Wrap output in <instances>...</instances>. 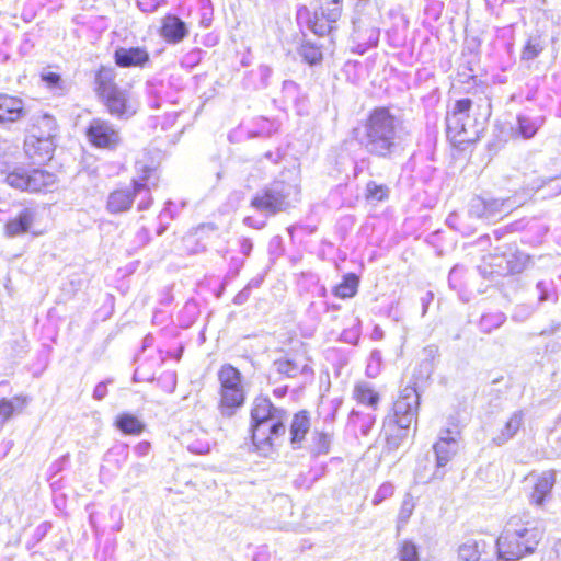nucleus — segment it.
I'll return each instance as SVG.
<instances>
[{
	"label": "nucleus",
	"mask_w": 561,
	"mask_h": 561,
	"mask_svg": "<svg viewBox=\"0 0 561 561\" xmlns=\"http://www.w3.org/2000/svg\"><path fill=\"white\" fill-rule=\"evenodd\" d=\"M359 416L358 412L353 411L350 415L351 422H356V419H359Z\"/></svg>",
	"instance_id": "nucleus-50"
},
{
	"label": "nucleus",
	"mask_w": 561,
	"mask_h": 561,
	"mask_svg": "<svg viewBox=\"0 0 561 561\" xmlns=\"http://www.w3.org/2000/svg\"><path fill=\"white\" fill-rule=\"evenodd\" d=\"M134 198V188L116 190L108 195L106 208L111 214L125 213L130 209Z\"/></svg>",
	"instance_id": "nucleus-21"
},
{
	"label": "nucleus",
	"mask_w": 561,
	"mask_h": 561,
	"mask_svg": "<svg viewBox=\"0 0 561 561\" xmlns=\"http://www.w3.org/2000/svg\"><path fill=\"white\" fill-rule=\"evenodd\" d=\"M545 118L542 116L530 117L519 114L516 118V126L513 128L515 136L523 139L533 138L538 129L543 125Z\"/></svg>",
	"instance_id": "nucleus-23"
},
{
	"label": "nucleus",
	"mask_w": 561,
	"mask_h": 561,
	"mask_svg": "<svg viewBox=\"0 0 561 561\" xmlns=\"http://www.w3.org/2000/svg\"><path fill=\"white\" fill-rule=\"evenodd\" d=\"M331 443L332 434L316 430L312 434L310 450L314 456L325 455L330 451Z\"/></svg>",
	"instance_id": "nucleus-30"
},
{
	"label": "nucleus",
	"mask_w": 561,
	"mask_h": 561,
	"mask_svg": "<svg viewBox=\"0 0 561 561\" xmlns=\"http://www.w3.org/2000/svg\"><path fill=\"white\" fill-rule=\"evenodd\" d=\"M36 218L34 208L25 207L5 225V232L9 237H16L30 231Z\"/></svg>",
	"instance_id": "nucleus-19"
},
{
	"label": "nucleus",
	"mask_w": 561,
	"mask_h": 561,
	"mask_svg": "<svg viewBox=\"0 0 561 561\" xmlns=\"http://www.w3.org/2000/svg\"><path fill=\"white\" fill-rule=\"evenodd\" d=\"M510 209L511 206L506 205V202L503 199H485L476 196L470 202L469 214L479 219L497 221L503 215L507 214Z\"/></svg>",
	"instance_id": "nucleus-11"
},
{
	"label": "nucleus",
	"mask_w": 561,
	"mask_h": 561,
	"mask_svg": "<svg viewBox=\"0 0 561 561\" xmlns=\"http://www.w3.org/2000/svg\"><path fill=\"white\" fill-rule=\"evenodd\" d=\"M297 21L300 24H306L307 27L319 36L329 34L333 26L324 19V11L311 13L306 7L298 9Z\"/></svg>",
	"instance_id": "nucleus-16"
},
{
	"label": "nucleus",
	"mask_w": 561,
	"mask_h": 561,
	"mask_svg": "<svg viewBox=\"0 0 561 561\" xmlns=\"http://www.w3.org/2000/svg\"><path fill=\"white\" fill-rule=\"evenodd\" d=\"M342 0H332L331 4L333 7H340V3H341Z\"/></svg>",
	"instance_id": "nucleus-53"
},
{
	"label": "nucleus",
	"mask_w": 561,
	"mask_h": 561,
	"mask_svg": "<svg viewBox=\"0 0 561 561\" xmlns=\"http://www.w3.org/2000/svg\"><path fill=\"white\" fill-rule=\"evenodd\" d=\"M164 0H137L138 8L146 13L154 12Z\"/></svg>",
	"instance_id": "nucleus-40"
},
{
	"label": "nucleus",
	"mask_w": 561,
	"mask_h": 561,
	"mask_svg": "<svg viewBox=\"0 0 561 561\" xmlns=\"http://www.w3.org/2000/svg\"><path fill=\"white\" fill-rule=\"evenodd\" d=\"M134 450L139 457H145L150 451V444L148 442H141L135 446Z\"/></svg>",
	"instance_id": "nucleus-44"
},
{
	"label": "nucleus",
	"mask_w": 561,
	"mask_h": 561,
	"mask_svg": "<svg viewBox=\"0 0 561 561\" xmlns=\"http://www.w3.org/2000/svg\"><path fill=\"white\" fill-rule=\"evenodd\" d=\"M371 371H374V368H371V364H369V365L367 366V373H368V375H369L370 377H373V376H374V374H373Z\"/></svg>",
	"instance_id": "nucleus-52"
},
{
	"label": "nucleus",
	"mask_w": 561,
	"mask_h": 561,
	"mask_svg": "<svg viewBox=\"0 0 561 561\" xmlns=\"http://www.w3.org/2000/svg\"><path fill=\"white\" fill-rule=\"evenodd\" d=\"M354 398L357 402L376 408L379 402V394L368 382H358L354 388Z\"/></svg>",
	"instance_id": "nucleus-25"
},
{
	"label": "nucleus",
	"mask_w": 561,
	"mask_h": 561,
	"mask_svg": "<svg viewBox=\"0 0 561 561\" xmlns=\"http://www.w3.org/2000/svg\"><path fill=\"white\" fill-rule=\"evenodd\" d=\"M399 561H420L417 546L411 540H403L398 551Z\"/></svg>",
	"instance_id": "nucleus-33"
},
{
	"label": "nucleus",
	"mask_w": 561,
	"mask_h": 561,
	"mask_svg": "<svg viewBox=\"0 0 561 561\" xmlns=\"http://www.w3.org/2000/svg\"><path fill=\"white\" fill-rule=\"evenodd\" d=\"M394 493V485L390 482L382 483L375 492L371 503L374 506L380 505L385 500L390 499Z\"/></svg>",
	"instance_id": "nucleus-38"
},
{
	"label": "nucleus",
	"mask_w": 561,
	"mask_h": 561,
	"mask_svg": "<svg viewBox=\"0 0 561 561\" xmlns=\"http://www.w3.org/2000/svg\"><path fill=\"white\" fill-rule=\"evenodd\" d=\"M115 79L114 68L101 67L95 77L96 92L112 116L128 119L136 114L138 105L129 90L118 87Z\"/></svg>",
	"instance_id": "nucleus-4"
},
{
	"label": "nucleus",
	"mask_w": 561,
	"mask_h": 561,
	"mask_svg": "<svg viewBox=\"0 0 561 561\" xmlns=\"http://www.w3.org/2000/svg\"><path fill=\"white\" fill-rule=\"evenodd\" d=\"M273 368L279 374L288 378H294L299 374H305L309 370L307 364L300 365L297 362L282 358L273 363Z\"/></svg>",
	"instance_id": "nucleus-26"
},
{
	"label": "nucleus",
	"mask_w": 561,
	"mask_h": 561,
	"mask_svg": "<svg viewBox=\"0 0 561 561\" xmlns=\"http://www.w3.org/2000/svg\"><path fill=\"white\" fill-rule=\"evenodd\" d=\"M457 436L458 433L450 430L440 432L438 440L433 446L437 467H445L457 454L459 447Z\"/></svg>",
	"instance_id": "nucleus-13"
},
{
	"label": "nucleus",
	"mask_w": 561,
	"mask_h": 561,
	"mask_svg": "<svg viewBox=\"0 0 561 561\" xmlns=\"http://www.w3.org/2000/svg\"><path fill=\"white\" fill-rule=\"evenodd\" d=\"M311 426L309 413L307 411H299L293 416L290 423V442L295 448L301 446L306 434L309 432Z\"/></svg>",
	"instance_id": "nucleus-22"
},
{
	"label": "nucleus",
	"mask_w": 561,
	"mask_h": 561,
	"mask_svg": "<svg viewBox=\"0 0 561 561\" xmlns=\"http://www.w3.org/2000/svg\"><path fill=\"white\" fill-rule=\"evenodd\" d=\"M218 379L220 382V412L225 416H231L245 399L241 373L232 365L226 364L218 371Z\"/></svg>",
	"instance_id": "nucleus-5"
},
{
	"label": "nucleus",
	"mask_w": 561,
	"mask_h": 561,
	"mask_svg": "<svg viewBox=\"0 0 561 561\" xmlns=\"http://www.w3.org/2000/svg\"><path fill=\"white\" fill-rule=\"evenodd\" d=\"M87 136L93 146L104 149H114L121 141L118 130L111 123L101 118L91 121Z\"/></svg>",
	"instance_id": "nucleus-10"
},
{
	"label": "nucleus",
	"mask_w": 561,
	"mask_h": 561,
	"mask_svg": "<svg viewBox=\"0 0 561 561\" xmlns=\"http://www.w3.org/2000/svg\"><path fill=\"white\" fill-rule=\"evenodd\" d=\"M524 414L522 411H515L506 421L500 433L493 437L494 444L501 446L512 439L519 431L523 424Z\"/></svg>",
	"instance_id": "nucleus-24"
},
{
	"label": "nucleus",
	"mask_w": 561,
	"mask_h": 561,
	"mask_svg": "<svg viewBox=\"0 0 561 561\" xmlns=\"http://www.w3.org/2000/svg\"><path fill=\"white\" fill-rule=\"evenodd\" d=\"M152 170L148 169L145 174L139 179L133 180L134 196H140L141 199L138 203V210H146L152 203L151 198V186H156V182H151Z\"/></svg>",
	"instance_id": "nucleus-20"
},
{
	"label": "nucleus",
	"mask_w": 561,
	"mask_h": 561,
	"mask_svg": "<svg viewBox=\"0 0 561 561\" xmlns=\"http://www.w3.org/2000/svg\"><path fill=\"white\" fill-rule=\"evenodd\" d=\"M116 426L125 434L138 435L144 430L142 422L129 413L121 414L116 420Z\"/></svg>",
	"instance_id": "nucleus-29"
},
{
	"label": "nucleus",
	"mask_w": 561,
	"mask_h": 561,
	"mask_svg": "<svg viewBox=\"0 0 561 561\" xmlns=\"http://www.w3.org/2000/svg\"><path fill=\"white\" fill-rule=\"evenodd\" d=\"M56 121L51 115L43 114L34 118L31 131H37L46 138L54 139L56 135Z\"/></svg>",
	"instance_id": "nucleus-28"
},
{
	"label": "nucleus",
	"mask_w": 561,
	"mask_h": 561,
	"mask_svg": "<svg viewBox=\"0 0 561 561\" xmlns=\"http://www.w3.org/2000/svg\"><path fill=\"white\" fill-rule=\"evenodd\" d=\"M55 150V142L51 138H46L37 131H30L24 141V151L26 156L35 163L49 161Z\"/></svg>",
	"instance_id": "nucleus-12"
},
{
	"label": "nucleus",
	"mask_w": 561,
	"mask_h": 561,
	"mask_svg": "<svg viewBox=\"0 0 561 561\" xmlns=\"http://www.w3.org/2000/svg\"><path fill=\"white\" fill-rule=\"evenodd\" d=\"M273 393L277 398H283L287 393V387L285 386V387L276 388V389H274Z\"/></svg>",
	"instance_id": "nucleus-48"
},
{
	"label": "nucleus",
	"mask_w": 561,
	"mask_h": 561,
	"mask_svg": "<svg viewBox=\"0 0 561 561\" xmlns=\"http://www.w3.org/2000/svg\"><path fill=\"white\" fill-rule=\"evenodd\" d=\"M420 394L414 387L407 386L393 403V421L402 430L417 423Z\"/></svg>",
	"instance_id": "nucleus-9"
},
{
	"label": "nucleus",
	"mask_w": 561,
	"mask_h": 561,
	"mask_svg": "<svg viewBox=\"0 0 561 561\" xmlns=\"http://www.w3.org/2000/svg\"><path fill=\"white\" fill-rule=\"evenodd\" d=\"M554 483V470H547L538 476L534 485V490L530 494V503L536 506H542L545 501L550 497Z\"/></svg>",
	"instance_id": "nucleus-17"
},
{
	"label": "nucleus",
	"mask_w": 561,
	"mask_h": 561,
	"mask_svg": "<svg viewBox=\"0 0 561 561\" xmlns=\"http://www.w3.org/2000/svg\"><path fill=\"white\" fill-rule=\"evenodd\" d=\"M542 534L537 522H524L519 516H512L505 530L496 539V561H516L533 553L541 540Z\"/></svg>",
	"instance_id": "nucleus-2"
},
{
	"label": "nucleus",
	"mask_w": 561,
	"mask_h": 561,
	"mask_svg": "<svg viewBox=\"0 0 561 561\" xmlns=\"http://www.w3.org/2000/svg\"><path fill=\"white\" fill-rule=\"evenodd\" d=\"M15 402L19 403L20 407L23 404L19 398H14L13 400L2 399L0 401V426H2L14 413L16 408Z\"/></svg>",
	"instance_id": "nucleus-37"
},
{
	"label": "nucleus",
	"mask_w": 561,
	"mask_h": 561,
	"mask_svg": "<svg viewBox=\"0 0 561 561\" xmlns=\"http://www.w3.org/2000/svg\"><path fill=\"white\" fill-rule=\"evenodd\" d=\"M42 80L47 84L48 88L55 89L59 88L61 78L58 73L46 72L42 75Z\"/></svg>",
	"instance_id": "nucleus-41"
},
{
	"label": "nucleus",
	"mask_w": 561,
	"mask_h": 561,
	"mask_svg": "<svg viewBox=\"0 0 561 561\" xmlns=\"http://www.w3.org/2000/svg\"><path fill=\"white\" fill-rule=\"evenodd\" d=\"M252 438L257 447L268 445L286 433L287 412L273 405L266 397H257L251 411Z\"/></svg>",
	"instance_id": "nucleus-3"
},
{
	"label": "nucleus",
	"mask_w": 561,
	"mask_h": 561,
	"mask_svg": "<svg viewBox=\"0 0 561 561\" xmlns=\"http://www.w3.org/2000/svg\"><path fill=\"white\" fill-rule=\"evenodd\" d=\"M560 440H561V437H560Z\"/></svg>",
	"instance_id": "nucleus-56"
},
{
	"label": "nucleus",
	"mask_w": 561,
	"mask_h": 561,
	"mask_svg": "<svg viewBox=\"0 0 561 561\" xmlns=\"http://www.w3.org/2000/svg\"><path fill=\"white\" fill-rule=\"evenodd\" d=\"M300 56L310 65H314L322 58L321 50L309 43L302 44L300 47Z\"/></svg>",
	"instance_id": "nucleus-36"
},
{
	"label": "nucleus",
	"mask_w": 561,
	"mask_h": 561,
	"mask_svg": "<svg viewBox=\"0 0 561 561\" xmlns=\"http://www.w3.org/2000/svg\"><path fill=\"white\" fill-rule=\"evenodd\" d=\"M536 287H537V290L539 291V301L548 300V298H549V294H548L549 287H548V285L545 282L540 280V282L537 283Z\"/></svg>",
	"instance_id": "nucleus-43"
},
{
	"label": "nucleus",
	"mask_w": 561,
	"mask_h": 561,
	"mask_svg": "<svg viewBox=\"0 0 561 561\" xmlns=\"http://www.w3.org/2000/svg\"><path fill=\"white\" fill-rule=\"evenodd\" d=\"M324 11V19L333 26V24L337 21L341 14V8L340 7H333L328 8Z\"/></svg>",
	"instance_id": "nucleus-42"
},
{
	"label": "nucleus",
	"mask_w": 561,
	"mask_h": 561,
	"mask_svg": "<svg viewBox=\"0 0 561 561\" xmlns=\"http://www.w3.org/2000/svg\"><path fill=\"white\" fill-rule=\"evenodd\" d=\"M107 393V388L104 382H100L95 386L93 397L96 400H102Z\"/></svg>",
	"instance_id": "nucleus-46"
},
{
	"label": "nucleus",
	"mask_w": 561,
	"mask_h": 561,
	"mask_svg": "<svg viewBox=\"0 0 561 561\" xmlns=\"http://www.w3.org/2000/svg\"><path fill=\"white\" fill-rule=\"evenodd\" d=\"M375 423V417L370 414H367L363 417V424L360 431L364 435H367L373 424Z\"/></svg>",
	"instance_id": "nucleus-45"
},
{
	"label": "nucleus",
	"mask_w": 561,
	"mask_h": 561,
	"mask_svg": "<svg viewBox=\"0 0 561 561\" xmlns=\"http://www.w3.org/2000/svg\"><path fill=\"white\" fill-rule=\"evenodd\" d=\"M472 102L470 99L458 100L450 113L447 114V133L453 137H459V141H470L476 136L474 122L470 117Z\"/></svg>",
	"instance_id": "nucleus-7"
},
{
	"label": "nucleus",
	"mask_w": 561,
	"mask_h": 561,
	"mask_svg": "<svg viewBox=\"0 0 561 561\" xmlns=\"http://www.w3.org/2000/svg\"><path fill=\"white\" fill-rule=\"evenodd\" d=\"M371 371H374V368H371V364H369V365L367 366V373H368V375H369L370 377H373V376H374V374H373Z\"/></svg>",
	"instance_id": "nucleus-51"
},
{
	"label": "nucleus",
	"mask_w": 561,
	"mask_h": 561,
	"mask_svg": "<svg viewBox=\"0 0 561 561\" xmlns=\"http://www.w3.org/2000/svg\"><path fill=\"white\" fill-rule=\"evenodd\" d=\"M447 222L454 227V224H455V220H453V217L450 216L448 219H447Z\"/></svg>",
	"instance_id": "nucleus-54"
},
{
	"label": "nucleus",
	"mask_w": 561,
	"mask_h": 561,
	"mask_svg": "<svg viewBox=\"0 0 561 561\" xmlns=\"http://www.w3.org/2000/svg\"><path fill=\"white\" fill-rule=\"evenodd\" d=\"M506 317L502 312L483 314L480 320V327L483 332H491L492 330L501 327Z\"/></svg>",
	"instance_id": "nucleus-34"
},
{
	"label": "nucleus",
	"mask_w": 561,
	"mask_h": 561,
	"mask_svg": "<svg viewBox=\"0 0 561 561\" xmlns=\"http://www.w3.org/2000/svg\"><path fill=\"white\" fill-rule=\"evenodd\" d=\"M416 506V499L410 493L403 495L398 515H397V529L401 530L409 523L414 508Z\"/></svg>",
	"instance_id": "nucleus-27"
},
{
	"label": "nucleus",
	"mask_w": 561,
	"mask_h": 561,
	"mask_svg": "<svg viewBox=\"0 0 561 561\" xmlns=\"http://www.w3.org/2000/svg\"><path fill=\"white\" fill-rule=\"evenodd\" d=\"M24 115L25 111L21 99L0 94V124L18 122Z\"/></svg>",
	"instance_id": "nucleus-18"
},
{
	"label": "nucleus",
	"mask_w": 561,
	"mask_h": 561,
	"mask_svg": "<svg viewBox=\"0 0 561 561\" xmlns=\"http://www.w3.org/2000/svg\"><path fill=\"white\" fill-rule=\"evenodd\" d=\"M481 552L477 540L469 539L458 548V557L462 561H478Z\"/></svg>",
	"instance_id": "nucleus-32"
},
{
	"label": "nucleus",
	"mask_w": 561,
	"mask_h": 561,
	"mask_svg": "<svg viewBox=\"0 0 561 561\" xmlns=\"http://www.w3.org/2000/svg\"><path fill=\"white\" fill-rule=\"evenodd\" d=\"M56 179L53 173L41 169L15 168L5 176V182L16 190L39 192L51 186Z\"/></svg>",
	"instance_id": "nucleus-8"
},
{
	"label": "nucleus",
	"mask_w": 561,
	"mask_h": 561,
	"mask_svg": "<svg viewBox=\"0 0 561 561\" xmlns=\"http://www.w3.org/2000/svg\"><path fill=\"white\" fill-rule=\"evenodd\" d=\"M401 122L387 107L375 108L364 124L363 148L371 156L390 157L399 146Z\"/></svg>",
	"instance_id": "nucleus-1"
},
{
	"label": "nucleus",
	"mask_w": 561,
	"mask_h": 561,
	"mask_svg": "<svg viewBox=\"0 0 561 561\" xmlns=\"http://www.w3.org/2000/svg\"><path fill=\"white\" fill-rule=\"evenodd\" d=\"M358 278L354 274H348L343 282L334 289L335 296L340 298H351L357 291Z\"/></svg>",
	"instance_id": "nucleus-31"
},
{
	"label": "nucleus",
	"mask_w": 561,
	"mask_h": 561,
	"mask_svg": "<svg viewBox=\"0 0 561 561\" xmlns=\"http://www.w3.org/2000/svg\"><path fill=\"white\" fill-rule=\"evenodd\" d=\"M447 222L454 227V224H455V220H453V217L450 216L448 219H447Z\"/></svg>",
	"instance_id": "nucleus-55"
},
{
	"label": "nucleus",
	"mask_w": 561,
	"mask_h": 561,
	"mask_svg": "<svg viewBox=\"0 0 561 561\" xmlns=\"http://www.w3.org/2000/svg\"><path fill=\"white\" fill-rule=\"evenodd\" d=\"M160 35L168 44L175 45L188 35V28L179 16L168 14L162 19Z\"/></svg>",
	"instance_id": "nucleus-14"
},
{
	"label": "nucleus",
	"mask_w": 561,
	"mask_h": 561,
	"mask_svg": "<svg viewBox=\"0 0 561 561\" xmlns=\"http://www.w3.org/2000/svg\"><path fill=\"white\" fill-rule=\"evenodd\" d=\"M381 359V355L378 351H374L370 355V360H375L377 364H379Z\"/></svg>",
	"instance_id": "nucleus-49"
},
{
	"label": "nucleus",
	"mask_w": 561,
	"mask_h": 561,
	"mask_svg": "<svg viewBox=\"0 0 561 561\" xmlns=\"http://www.w3.org/2000/svg\"><path fill=\"white\" fill-rule=\"evenodd\" d=\"M433 298H434V297H433V294H432L431 291L426 293V294L421 298L422 307H423L422 316H424V314L427 312L428 305L432 302Z\"/></svg>",
	"instance_id": "nucleus-47"
},
{
	"label": "nucleus",
	"mask_w": 561,
	"mask_h": 561,
	"mask_svg": "<svg viewBox=\"0 0 561 561\" xmlns=\"http://www.w3.org/2000/svg\"><path fill=\"white\" fill-rule=\"evenodd\" d=\"M149 59L145 47H118L114 53L115 64L121 68L144 67Z\"/></svg>",
	"instance_id": "nucleus-15"
},
{
	"label": "nucleus",
	"mask_w": 561,
	"mask_h": 561,
	"mask_svg": "<svg viewBox=\"0 0 561 561\" xmlns=\"http://www.w3.org/2000/svg\"><path fill=\"white\" fill-rule=\"evenodd\" d=\"M296 193L295 186L275 181L255 194L251 201V206L265 215H275L290 206V195Z\"/></svg>",
	"instance_id": "nucleus-6"
},
{
	"label": "nucleus",
	"mask_w": 561,
	"mask_h": 561,
	"mask_svg": "<svg viewBox=\"0 0 561 561\" xmlns=\"http://www.w3.org/2000/svg\"><path fill=\"white\" fill-rule=\"evenodd\" d=\"M541 50L542 47L538 42L529 39L522 51V59L533 60L541 53Z\"/></svg>",
	"instance_id": "nucleus-39"
},
{
	"label": "nucleus",
	"mask_w": 561,
	"mask_h": 561,
	"mask_svg": "<svg viewBox=\"0 0 561 561\" xmlns=\"http://www.w3.org/2000/svg\"><path fill=\"white\" fill-rule=\"evenodd\" d=\"M389 188L383 184L369 181L366 185V198L369 201L381 202L388 197Z\"/></svg>",
	"instance_id": "nucleus-35"
}]
</instances>
